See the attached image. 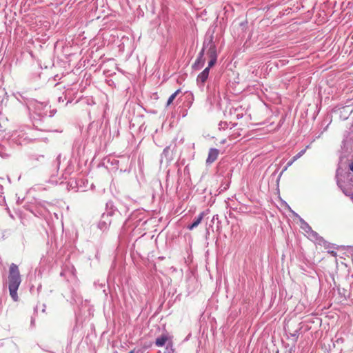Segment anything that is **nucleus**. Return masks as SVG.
I'll return each instance as SVG.
<instances>
[{"label":"nucleus","mask_w":353,"mask_h":353,"mask_svg":"<svg viewBox=\"0 0 353 353\" xmlns=\"http://www.w3.org/2000/svg\"><path fill=\"white\" fill-rule=\"evenodd\" d=\"M21 282L19 268L14 263H12L9 268L8 286L10 295L12 299L18 301L17 290Z\"/></svg>","instance_id":"1"},{"label":"nucleus","mask_w":353,"mask_h":353,"mask_svg":"<svg viewBox=\"0 0 353 353\" xmlns=\"http://www.w3.org/2000/svg\"><path fill=\"white\" fill-rule=\"evenodd\" d=\"M219 154V150L216 148H210L208 152V156L206 159V163L211 164L214 162Z\"/></svg>","instance_id":"2"},{"label":"nucleus","mask_w":353,"mask_h":353,"mask_svg":"<svg viewBox=\"0 0 353 353\" xmlns=\"http://www.w3.org/2000/svg\"><path fill=\"white\" fill-rule=\"evenodd\" d=\"M203 55H204V49H202V50L200 52V53L199 54V57H198L196 61H195V63H194V65L192 66L194 69L199 70L203 66L204 63H205V59L203 58Z\"/></svg>","instance_id":"3"},{"label":"nucleus","mask_w":353,"mask_h":353,"mask_svg":"<svg viewBox=\"0 0 353 353\" xmlns=\"http://www.w3.org/2000/svg\"><path fill=\"white\" fill-rule=\"evenodd\" d=\"M205 215V213L204 212H201L199 214L198 217L194 219L193 223L188 226V229L190 230H192L194 228H196L201 223Z\"/></svg>","instance_id":"4"},{"label":"nucleus","mask_w":353,"mask_h":353,"mask_svg":"<svg viewBox=\"0 0 353 353\" xmlns=\"http://www.w3.org/2000/svg\"><path fill=\"white\" fill-rule=\"evenodd\" d=\"M209 75V68H206L200 73L197 77V81H201L202 83H205Z\"/></svg>","instance_id":"5"},{"label":"nucleus","mask_w":353,"mask_h":353,"mask_svg":"<svg viewBox=\"0 0 353 353\" xmlns=\"http://www.w3.org/2000/svg\"><path fill=\"white\" fill-rule=\"evenodd\" d=\"M169 340V338L167 335H161V336L157 338L155 344L158 347L163 346L165 343Z\"/></svg>","instance_id":"6"},{"label":"nucleus","mask_w":353,"mask_h":353,"mask_svg":"<svg viewBox=\"0 0 353 353\" xmlns=\"http://www.w3.org/2000/svg\"><path fill=\"white\" fill-rule=\"evenodd\" d=\"M208 55L210 59H217L216 49L214 44H212L208 49Z\"/></svg>","instance_id":"7"},{"label":"nucleus","mask_w":353,"mask_h":353,"mask_svg":"<svg viewBox=\"0 0 353 353\" xmlns=\"http://www.w3.org/2000/svg\"><path fill=\"white\" fill-rule=\"evenodd\" d=\"M181 90L180 89H178L177 90H176L172 94H171V96L169 97L168 101H167V104H166V106H169L172 102L175 99V98L176 97V96L181 92Z\"/></svg>","instance_id":"8"},{"label":"nucleus","mask_w":353,"mask_h":353,"mask_svg":"<svg viewBox=\"0 0 353 353\" xmlns=\"http://www.w3.org/2000/svg\"><path fill=\"white\" fill-rule=\"evenodd\" d=\"M305 151L306 150L304 149L299 152L296 155L293 157V161H296L298 159H299L301 156H303L305 154Z\"/></svg>","instance_id":"9"},{"label":"nucleus","mask_w":353,"mask_h":353,"mask_svg":"<svg viewBox=\"0 0 353 353\" xmlns=\"http://www.w3.org/2000/svg\"><path fill=\"white\" fill-rule=\"evenodd\" d=\"M210 61L208 63V68H211L212 67L216 62V59H210Z\"/></svg>","instance_id":"10"},{"label":"nucleus","mask_w":353,"mask_h":353,"mask_svg":"<svg viewBox=\"0 0 353 353\" xmlns=\"http://www.w3.org/2000/svg\"><path fill=\"white\" fill-rule=\"evenodd\" d=\"M295 161H293V158L292 159V160H290L288 163H287V165L285 166V168H284L283 171H285L288 167L291 166L292 165V163L294 162Z\"/></svg>","instance_id":"11"},{"label":"nucleus","mask_w":353,"mask_h":353,"mask_svg":"<svg viewBox=\"0 0 353 353\" xmlns=\"http://www.w3.org/2000/svg\"><path fill=\"white\" fill-rule=\"evenodd\" d=\"M349 168L351 171L353 172V162H352L350 165H349Z\"/></svg>","instance_id":"12"},{"label":"nucleus","mask_w":353,"mask_h":353,"mask_svg":"<svg viewBox=\"0 0 353 353\" xmlns=\"http://www.w3.org/2000/svg\"><path fill=\"white\" fill-rule=\"evenodd\" d=\"M128 353H134V350H131L130 352H129Z\"/></svg>","instance_id":"13"},{"label":"nucleus","mask_w":353,"mask_h":353,"mask_svg":"<svg viewBox=\"0 0 353 353\" xmlns=\"http://www.w3.org/2000/svg\"><path fill=\"white\" fill-rule=\"evenodd\" d=\"M352 199H353V194L352 195Z\"/></svg>","instance_id":"14"}]
</instances>
